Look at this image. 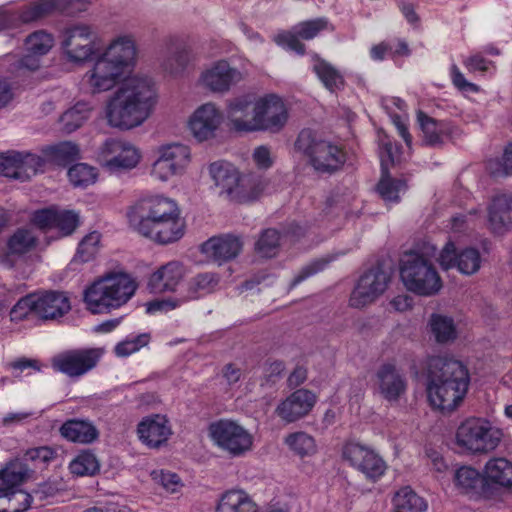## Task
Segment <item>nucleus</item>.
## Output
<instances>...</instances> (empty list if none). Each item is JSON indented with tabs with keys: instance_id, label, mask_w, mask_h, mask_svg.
Masks as SVG:
<instances>
[{
	"instance_id": "dca6fc26",
	"label": "nucleus",
	"mask_w": 512,
	"mask_h": 512,
	"mask_svg": "<svg viewBox=\"0 0 512 512\" xmlns=\"http://www.w3.org/2000/svg\"><path fill=\"white\" fill-rule=\"evenodd\" d=\"M390 279V275L379 267L368 270L358 280L350 297V305L360 308L372 303L386 291Z\"/></svg>"
},
{
	"instance_id": "8fccbe9b",
	"label": "nucleus",
	"mask_w": 512,
	"mask_h": 512,
	"mask_svg": "<svg viewBox=\"0 0 512 512\" xmlns=\"http://www.w3.org/2000/svg\"><path fill=\"white\" fill-rule=\"evenodd\" d=\"M36 245V237L29 229H18L8 240L10 254L21 255L30 251Z\"/></svg>"
},
{
	"instance_id": "f3484780",
	"label": "nucleus",
	"mask_w": 512,
	"mask_h": 512,
	"mask_svg": "<svg viewBox=\"0 0 512 512\" xmlns=\"http://www.w3.org/2000/svg\"><path fill=\"white\" fill-rule=\"evenodd\" d=\"M258 131L279 132L288 120L287 107L279 96L268 94L256 99Z\"/></svg>"
},
{
	"instance_id": "c85d7f7f",
	"label": "nucleus",
	"mask_w": 512,
	"mask_h": 512,
	"mask_svg": "<svg viewBox=\"0 0 512 512\" xmlns=\"http://www.w3.org/2000/svg\"><path fill=\"white\" fill-rule=\"evenodd\" d=\"M512 197L500 193L492 197L488 206V224L492 232L502 234L512 226Z\"/></svg>"
},
{
	"instance_id": "5701e85b",
	"label": "nucleus",
	"mask_w": 512,
	"mask_h": 512,
	"mask_svg": "<svg viewBox=\"0 0 512 512\" xmlns=\"http://www.w3.org/2000/svg\"><path fill=\"white\" fill-rule=\"evenodd\" d=\"M227 118L231 127L238 132L258 131L256 99L251 96H242L230 101L227 108Z\"/></svg>"
},
{
	"instance_id": "9d476101",
	"label": "nucleus",
	"mask_w": 512,
	"mask_h": 512,
	"mask_svg": "<svg viewBox=\"0 0 512 512\" xmlns=\"http://www.w3.org/2000/svg\"><path fill=\"white\" fill-rule=\"evenodd\" d=\"M155 154L151 176L161 182L181 175L190 162V149L181 143L162 144L156 148Z\"/></svg>"
},
{
	"instance_id": "39448f33",
	"label": "nucleus",
	"mask_w": 512,
	"mask_h": 512,
	"mask_svg": "<svg viewBox=\"0 0 512 512\" xmlns=\"http://www.w3.org/2000/svg\"><path fill=\"white\" fill-rule=\"evenodd\" d=\"M209 174L219 196L230 201H253L260 197L267 187L265 178L243 174L228 161L219 160L211 163Z\"/></svg>"
},
{
	"instance_id": "6ab92c4d",
	"label": "nucleus",
	"mask_w": 512,
	"mask_h": 512,
	"mask_svg": "<svg viewBox=\"0 0 512 512\" xmlns=\"http://www.w3.org/2000/svg\"><path fill=\"white\" fill-rule=\"evenodd\" d=\"M243 78V73L228 61L218 60L201 73L200 82L212 92L225 93Z\"/></svg>"
},
{
	"instance_id": "5fc2aeb1",
	"label": "nucleus",
	"mask_w": 512,
	"mask_h": 512,
	"mask_svg": "<svg viewBox=\"0 0 512 512\" xmlns=\"http://www.w3.org/2000/svg\"><path fill=\"white\" fill-rule=\"evenodd\" d=\"M149 335L148 334H140L135 337L127 338L124 341L118 343L114 351L119 357H127L137 351H139L142 347L146 346L149 343Z\"/></svg>"
},
{
	"instance_id": "6e6d98bb",
	"label": "nucleus",
	"mask_w": 512,
	"mask_h": 512,
	"mask_svg": "<svg viewBox=\"0 0 512 512\" xmlns=\"http://www.w3.org/2000/svg\"><path fill=\"white\" fill-rule=\"evenodd\" d=\"M78 224L79 215L75 211L57 208L55 228H57L62 235H70L73 233Z\"/></svg>"
},
{
	"instance_id": "aec40b11",
	"label": "nucleus",
	"mask_w": 512,
	"mask_h": 512,
	"mask_svg": "<svg viewBox=\"0 0 512 512\" xmlns=\"http://www.w3.org/2000/svg\"><path fill=\"white\" fill-rule=\"evenodd\" d=\"M375 385L379 394L388 402H397L405 394L407 382L394 363H383L375 372Z\"/></svg>"
},
{
	"instance_id": "4be33fe9",
	"label": "nucleus",
	"mask_w": 512,
	"mask_h": 512,
	"mask_svg": "<svg viewBox=\"0 0 512 512\" xmlns=\"http://www.w3.org/2000/svg\"><path fill=\"white\" fill-rule=\"evenodd\" d=\"M316 403V395L307 389H298L281 401L275 409L276 415L287 424L308 415Z\"/></svg>"
},
{
	"instance_id": "72a5a7b5",
	"label": "nucleus",
	"mask_w": 512,
	"mask_h": 512,
	"mask_svg": "<svg viewBox=\"0 0 512 512\" xmlns=\"http://www.w3.org/2000/svg\"><path fill=\"white\" fill-rule=\"evenodd\" d=\"M219 283L216 274L205 272L192 277L186 284L185 293L181 296L184 303L196 300L212 293Z\"/></svg>"
},
{
	"instance_id": "e2e57ef3",
	"label": "nucleus",
	"mask_w": 512,
	"mask_h": 512,
	"mask_svg": "<svg viewBox=\"0 0 512 512\" xmlns=\"http://www.w3.org/2000/svg\"><path fill=\"white\" fill-rule=\"evenodd\" d=\"M56 217L57 208L50 207L36 211L33 214L32 221L41 229L55 228Z\"/></svg>"
},
{
	"instance_id": "a878e982",
	"label": "nucleus",
	"mask_w": 512,
	"mask_h": 512,
	"mask_svg": "<svg viewBox=\"0 0 512 512\" xmlns=\"http://www.w3.org/2000/svg\"><path fill=\"white\" fill-rule=\"evenodd\" d=\"M243 247L242 240L230 234L211 237L201 245V252L219 264L236 258Z\"/></svg>"
},
{
	"instance_id": "a19ab883",
	"label": "nucleus",
	"mask_w": 512,
	"mask_h": 512,
	"mask_svg": "<svg viewBox=\"0 0 512 512\" xmlns=\"http://www.w3.org/2000/svg\"><path fill=\"white\" fill-rule=\"evenodd\" d=\"M313 71L323 85L331 92L339 90L344 86L342 74L332 64L323 59H315Z\"/></svg>"
},
{
	"instance_id": "423d86ee",
	"label": "nucleus",
	"mask_w": 512,
	"mask_h": 512,
	"mask_svg": "<svg viewBox=\"0 0 512 512\" xmlns=\"http://www.w3.org/2000/svg\"><path fill=\"white\" fill-rule=\"evenodd\" d=\"M429 256L430 253L427 256L409 253L401 261L400 277L404 286L419 296L436 295L442 288L441 277Z\"/></svg>"
},
{
	"instance_id": "4468645a",
	"label": "nucleus",
	"mask_w": 512,
	"mask_h": 512,
	"mask_svg": "<svg viewBox=\"0 0 512 512\" xmlns=\"http://www.w3.org/2000/svg\"><path fill=\"white\" fill-rule=\"evenodd\" d=\"M103 353L101 348L67 350L56 355L52 365L69 377H80L96 367Z\"/></svg>"
},
{
	"instance_id": "f8f14e48",
	"label": "nucleus",
	"mask_w": 512,
	"mask_h": 512,
	"mask_svg": "<svg viewBox=\"0 0 512 512\" xmlns=\"http://www.w3.org/2000/svg\"><path fill=\"white\" fill-rule=\"evenodd\" d=\"M62 48L71 62H85L95 54L97 33L87 24L71 25L63 31Z\"/></svg>"
},
{
	"instance_id": "20e7f679",
	"label": "nucleus",
	"mask_w": 512,
	"mask_h": 512,
	"mask_svg": "<svg viewBox=\"0 0 512 512\" xmlns=\"http://www.w3.org/2000/svg\"><path fill=\"white\" fill-rule=\"evenodd\" d=\"M137 283L128 274L109 273L84 290L83 301L92 314H105L125 305L135 294Z\"/></svg>"
},
{
	"instance_id": "338daca9",
	"label": "nucleus",
	"mask_w": 512,
	"mask_h": 512,
	"mask_svg": "<svg viewBox=\"0 0 512 512\" xmlns=\"http://www.w3.org/2000/svg\"><path fill=\"white\" fill-rule=\"evenodd\" d=\"M7 368L14 371L15 377H20L21 373L27 369H32L34 371H40L41 366L38 360L29 359V358H19L7 364Z\"/></svg>"
},
{
	"instance_id": "cd10ccee",
	"label": "nucleus",
	"mask_w": 512,
	"mask_h": 512,
	"mask_svg": "<svg viewBox=\"0 0 512 512\" xmlns=\"http://www.w3.org/2000/svg\"><path fill=\"white\" fill-rule=\"evenodd\" d=\"M53 37L45 31H36L25 40L26 54L19 61V68L35 71L40 66V57L53 47Z\"/></svg>"
},
{
	"instance_id": "680f3d73",
	"label": "nucleus",
	"mask_w": 512,
	"mask_h": 512,
	"mask_svg": "<svg viewBox=\"0 0 512 512\" xmlns=\"http://www.w3.org/2000/svg\"><path fill=\"white\" fill-rule=\"evenodd\" d=\"M328 264V261L324 258L317 259L309 264L305 265L299 273L294 277V279L291 282V287H295L302 281L306 280L307 278L317 274L318 272L322 271Z\"/></svg>"
},
{
	"instance_id": "603ef678",
	"label": "nucleus",
	"mask_w": 512,
	"mask_h": 512,
	"mask_svg": "<svg viewBox=\"0 0 512 512\" xmlns=\"http://www.w3.org/2000/svg\"><path fill=\"white\" fill-rule=\"evenodd\" d=\"M20 160L19 162V174L18 180L26 181L29 180L32 176L36 175L43 167L44 160L32 153H23L20 152Z\"/></svg>"
},
{
	"instance_id": "7ed1b4c3",
	"label": "nucleus",
	"mask_w": 512,
	"mask_h": 512,
	"mask_svg": "<svg viewBox=\"0 0 512 512\" xmlns=\"http://www.w3.org/2000/svg\"><path fill=\"white\" fill-rule=\"evenodd\" d=\"M427 367L430 404L442 411H453L468 391V370L460 361L444 356L430 357Z\"/></svg>"
},
{
	"instance_id": "58836bf2",
	"label": "nucleus",
	"mask_w": 512,
	"mask_h": 512,
	"mask_svg": "<svg viewBox=\"0 0 512 512\" xmlns=\"http://www.w3.org/2000/svg\"><path fill=\"white\" fill-rule=\"evenodd\" d=\"M394 511L424 512L428 505L424 498L417 495L410 487L399 489L393 498Z\"/></svg>"
},
{
	"instance_id": "7c9ffc66",
	"label": "nucleus",
	"mask_w": 512,
	"mask_h": 512,
	"mask_svg": "<svg viewBox=\"0 0 512 512\" xmlns=\"http://www.w3.org/2000/svg\"><path fill=\"white\" fill-rule=\"evenodd\" d=\"M483 477L488 483L512 490V462L503 457L488 460Z\"/></svg>"
},
{
	"instance_id": "e433bc0d",
	"label": "nucleus",
	"mask_w": 512,
	"mask_h": 512,
	"mask_svg": "<svg viewBox=\"0 0 512 512\" xmlns=\"http://www.w3.org/2000/svg\"><path fill=\"white\" fill-rule=\"evenodd\" d=\"M284 444L300 458L310 457L317 452L315 438L304 431H297L285 436Z\"/></svg>"
},
{
	"instance_id": "1a4fd4ad",
	"label": "nucleus",
	"mask_w": 512,
	"mask_h": 512,
	"mask_svg": "<svg viewBox=\"0 0 512 512\" xmlns=\"http://www.w3.org/2000/svg\"><path fill=\"white\" fill-rule=\"evenodd\" d=\"M501 440V432L482 418H469L458 427L456 442L471 453L494 450Z\"/></svg>"
},
{
	"instance_id": "09e8293b",
	"label": "nucleus",
	"mask_w": 512,
	"mask_h": 512,
	"mask_svg": "<svg viewBox=\"0 0 512 512\" xmlns=\"http://www.w3.org/2000/svg\"><path fill=\"white\" fill-rule=\"evenodd\" d=\"M55 456V450L48 446H41L28 449L19 462L26 463L33 473L35 469L43 468L47 465Z\"/></svg>"
},
{
	"instance_id": "393cba45",
	"label": "nucleus",
	"mask_w": 512,
	"mask_h": 512,
	"mask_svg": "<svg viewBox=\"0 0 512 512\" xmlns=\"http://www.w3.org/2000/svg\"><path fill=\"white\" fill-rule=\"evenodd\" d=\"M382 148L380 156L382 176L377 185V191L385 202L397 203L400 199L399 194L406 190V184L403 180L393 179L388 174V162L395 161L394 146L391 142H386Z\"/></svg>"
},
{
	"instance_id": "f704fd0d",
	"label": "nucleus",
	"mask_w": 512,
	"mask_h": 512,
	"mask_svg": "<svg viewBox=\"0 0 512 512\" xmlns=\"http://www.w3.org/2000/svg\"><path fill=\"white\" fill-rule=\"evenodd\" d=\"M417 120L423 132V140L426 145L438 146L448 137L450 128L447 122L437 121L422 111L417 113Z\"/></svg>"
},
{
	"instance_id": "37998d69",
	"label": "nucleus",
	"mask_w": 512,
	"mask_h": 512,
	"mask_svg": "<svg viewBox=\"0 0 512 512\" xmlns=\"http://www.w3.org/2000/svg\"><path fill=\"white\" fill-rule=\"evenodd\" d=\"M92 111L89 103L78 102L73 107L68 109L61 116L62 129L66 133H72L81 127L85 121L88 120Z\"/></svg>"
},
{
	"instance_id": "412c9836",
	"label": "nucleus",
	"mask_w": 512,
	"mask_h": 512,
	"mask_svg": "<svg viewBox=\"0 0 512 512\" xmlns=\"http://www.w3.org/2000/svg\"><path fill=\"white\" fill-rule=\"evenodd\" d=\"M440 266L448 270L457 267L465 275H473L481 267V255L477 249L466 248L457 252L453 242H448L439 255Z\"/></svg>"
},
{
	"instance_id": "6e6552de",
	"label": "nucleus",
	"mask_w": 512,
	"mask_h": 512,
	"mask_svg": "<svg viewBox=\"0 0 512 512\" xmlns=\"http://www.w3.org/2000/svg\"><path fill=\"white\" fill-rule=\"evenodd\" d=\"M208 431L213 444L232 458L243 457L253 448V435L237 421L220 419Z\"/></svg>"
},
{
	"instance_id": "a211bd4d",
	"label": "nucleus",
	"mask_w": 512,
	"mask_h": 512,
	"mask_svg": "<svg viewBox=\"0 0 512 512\" xmlns=\"http://www.w3.org/2000/svg\"><path fill=\"white\" fill-rule=\"evenodd\" d=\"M223 121V115L215 104L208 102L199 106L189 117L188 128L198 141L215 137Z\"/></svg>"
},
{
	"instance_id": "473e14b6",
	"label": "nucleus",
	"mask_w": 512,
	"mask_h": 512,
	"mask_svg": "<svg viewBox=\"0 0 512 512\" xmlns=\"http://www.w3.org/2000/svg\"><path fill=\"white\" fill-rule=\"evenodd\" d=\"M217 512H259L258 505L244 490L232 489L222 494Z\"/></svg>"
},
{
	"instance_id": "ddd939ff",
	"label": "nucleus",
	"mask_w": 512,
	"mask_h": 512,
	"mask_svg": "<svg viewBox=\"0 0 512 512\" xmlns=\"http://www.w3.org/2000/svg\"><path fill=\"white\" fill-rule=\"evenodd\" d=\"M342 457L370 481L380 479L387 469L385 461L377 452L358 442H347L342 448Z\"/></svg>"
},
{
	"instance_id": "9b49d317",
	"label": "nucleus",
	"mask_w": 512,
	"mask_h": 512,
	"mask_svg": "<svg viewBox=\"0 0 512 512\" xmlns=\"http://www.w3.org/2000/svg\"><path fill=\"white\" fill-rule=\"evenodd\" d=\"M32 474L26 463L11 462L0 471V497L9 495L7 512H23L32 502V497L21 490H14Z\"/></svg>"
},
{
	"instance_id": "2eb2a0df",
	"label": "nucleus",
	"mask_w": 512,
	"mask_h": 512,
	"mask_svg": "<svg viewBox=\"0 0 512 512\" xmlns=\"http://www.w3.org/2000/svg\"><path fill=\"white\" fill-rule=\"evenodd\" d=\"M140 157L132 144L119 139L106 140L98 154L99 162L110 172L130 170L137 166Z\"/></svg>"
},
{
	"instance_id": "c03bdc74",
	"label": "nucleus",
	"mask_w": 512,
	"mask_h": 512,
	"mask_svg": "<svg viewBox=\"0 0 512 512\" xmlns=\"http://www.w3.org/2000/svg\"><path fill=\"white\" fill-rule=\"evenodd\" d=\"M44 153L52 162L66 165L79 158V147L75 143L65 141L47 147Z\"/></svg>"
},
{
	"instance_id": "0e129e2a",
	"label": "nucleus",
	"mask_w": 512,
	"mask_h": 512,
	"mask_svg": "<svg viewBox=\"0 0 512 512\" xmlns=\"http://www.w3.org/2000/svg\"><path fill=\"white\" fill-rule=\"evenodd\" d=\"M252 159L259 169H269L274 163L270 147L261 145L254 149Z\"/></svg>"
},
{
	"instance_id": "79ce46f5",
	"label": "nucleus",
	"mask_w": 512,
	"mask_h": 512,
	"mask_svg": "<svg viewBox=\"0 0 512 512\" xmlns=\"http://www.w3.org/2000/svg\"><path fill=\"white\" fill-rule=\"evenodd\" d=\"M455 488L462 494L476 492L482 484V476L478 470L471 466L458 468L453 476Z\"/></svg>"
},
{
	"instance_id": "13d9d810",
	"label": "nucleus",
	"mask_w": 512,
	"mask_h": 512,
	"mask_svg": "<svg viewBox=\"0 0 512 512\" xmlns=\"http://www.w3.org/2000/svg\"><path fill=\"white\" fill-rule=\"evenodd\" d=\"M20 152H9L0 156V174L18 180Z\"/></svg>"
},
{
	"instance_id": "052dcab7",
	"label": "nucleus",
	"mask_w": 512,
	"mask_h": 512,
	"mask_svg": "<svg viewBox=\"0 0 512 512\" xmlns=\"http://www.w3.org/2000/svg\"><path fill=\"white\" fill-rule=\"evenodd\" d=\"M183 304L184 302L181 296L177 298L156 299L146 304V311L149 314H154L157 312L167 313L171 310L180 307Z\"/></svg>"
},
{
	"instance_id": "a18cd8bd",
	"label": "nucleus",
	"mask_w": 512,
	"mask_h": 512,
	"mask_svg": "<svg viewBox=\"0 0 512 512\" xmlns=\"http://www.w3.org/2000/svg\"><path fill=\"white\" fill-rule=\"evenodd\" d=\"M101 235L97 231L87 234L79 243L73 262L86 263L94 259L99 251Z\"/></svg>"
},
{
	"instance_id": "0eeeda50",
	"label": "nucleus",
	"mask_w": 512,
	"mask_h": 512,
	"mask_svg": "<svg viewBox=\"0 0 512 512\" xmlns=\"http://www.w3.org/2000/svg\"><path fill=\"white\" fill-rule=\"evenodd\" d=\"M295 149L304 154L319 173L332 174L346 162V153L340 146L320 138L310 129L299 133Z\"/></svg>"
},
{
	"instance_id": "69168bd1",
	"label": "nucleus",
	"mask_w": 512,
	"mask_h": 512,
	"mask_svg": "<svg viewBox=\"0 0 512 512\" xmlns=\"http://www.w3.org/2000/svg\"><path fill=\"white\" fill-rule=\"evenodd\" d=\"M450 74L453 85L459 90L475 93L479 91V87L476 84L471 83L465 79L464 75L461 73L456 64L451 65Z\"/></svg>"
},
{
	"instance_id": "4d7b16f0",
	"label": "nucleus",
	"mask_w": 512,
	"mask_h": 512,
	"mask_svg": "<svg viewBox=\"0 0 512 512\" xmlns=\"http://www.w3.org/2000/svg\"><path fill=\"white\" fill-rule=\"evenodd\" d=\"M30 313L36 315V294L22 297L11 309L10 317L13 321H20Z\"/></svg>"
},
{
	"instance_id": "bf43d9fd",
	"label": "nucleus",
	"mask_w": 512,
	"mask_h": 512,
	"mask_svg": "<svg viewBox=\"0 0 512 512\" xmlns=\"http://www.w3.org/2000/svg\"><path fill=\"white\" fill-rule=\"evenodd\" d=\"M152 479L160 484L166 491L174 493L180 486V478L177 474L165 472L163 470H154L151 472Z\"/></svg>"
},
{
	"instance_id": "ea45409f",
	"label": "nucleus",
	"mask_w": 512,
	"mask_h": 512,
	"mask_svg": "<svg viewBox=\"0 0 512 512\" xmlns=\"http://www.w3.org/2000/svg\"><path fill=\"white\" fill-rule=\"evenodd\" d=\"M192 49L187 45H179L162 62L163 69L171 75L182 73L194 60Z\"/></svg>"
},
{
	"instance_id": "b1692460",
	"label": "nucleus",
	"mask_w": 512,
	"mask_h": 512,
	"mask_svg": "<svg viewBox=\"0 0 512 512\" xmlns=\"http://www.w3.org/2000/svg\"><path fill=\"white\" fill-rule=\"evenodd\" d=\"M140 441L149 448H159L172 435V427L165 415L154 414L144 417L137 426Z\"/></svg>"
},
{
	"instance_id": "f03ea898",
	"label": "nucleus",
	"mask_w": 512,
	"mask_h": 512,
	"mask_svg": "<svg viewBox=\"0 0 512 512\" xmlns=\"http://www.w3.org/2000/svg\"><path fill=\"white\" fill-rule=\"evenodd\" d=\"M130 227L140 235L159 244L178 241L185 224L177 202L164 194L140 197L127 211Z\"/></svg>"
},
{
	"instance_id": "49530a36",
	"label": "nucleus",
	"mask_w": 512,
	"mask_h": 512,
	"mask_svg": "<svg viewBox=\"0 0 512 512\" xmlns=\"http://www.w3.org/2000/svg\"><path fill=\"white\" fill-rule=\"evenodd\" d=\"M72 474L77 476H92L99 469L100 464L96 456L91 452H82L74 458L69 465Z\"/></svg>"
},
{
	"instance_id": "2f4dec72",
	"label": "nucleus",
	"mask_w": 512,
	"mask_h": 512,
	"mask_svg": "<svg viewBox=\"0 0 512 512\" xmlns=\"http://www.w3.org/2000/svg\"><path fill=\"white\" fill-rule=\"evenodd\" d=\"M61 435L68 441L82 444H89L95 441L99 432L88 420L71 419L67 420L60 427Z\"/></svg>"
},
{
	"instance_id": "c756f323",
	"label": "nucleus",
	"mask_w": 512,
	"mask_h": 512,
	"mask_svg": "<svg viewBox=\"0 0 512 512\" xmlns=\"http://www.w3.org/2000/svg\"><path fill=\"white\" fill-rule=\"evenodd\" d=\"M184 276L181 263L171 261L158 268L149 278L148 287L154 293L174 291Z\"/></svg>"
},
{
	"instance_id": "774afa93",
	"label": "nucleus",
	"mask_w": 512,
	"mask_h": 512,
	"mask_svg": "<svg viewBox=\"0 0 512 512\" xmlns=\"http://www.w3.org/2000/svg\"><path fill=\"white\" fill-rule=\"evenodd\" d=\"M492 162L490 163L491 173L495 176H507L512 175V143H510L503 154L502 162L499 164V168H493Z\"/></svg>"
},
{
	"instance_id": "f257e3e1",
	"label": "nucleus",
	"mask_w": 512,
	"mask_h": 512,
	"mask_svg": "<svg viewBox=\"0 0 512 512\" xmlns=\"http://www.w3.org/2000/svg\"><path fill=\"white\" fill-rule=\"evenodd\" d=\"M135 60V41L130 36H119L94 58L84 75L91 94L110 91L120 83L106 100L105 117L111 127L121 130L141 126L158 103V92L150 77L132 75L122 81Z\"/></svg>"
},
{
	"instance_id": "c9c22d12",
	"label": "nucleus",
	"mask_w": 512,
	"mask_h": 512,
	"mask_svg": "<svg viewBox=\"0 0 512 512\" xmlns=\"http://www.w3.org/2000/svg\"><path fill=\"white\" fill-rule=\"evenodd\" d=\"M57 9L56 0H34L29 5L23 7L19 12H13L16 15L17 26L20 23L26 24L37 21Z\"/></svg>"
},
{
	"instance_id": "864d4df0",
	"label": "nucleus",
	"mask_w": 512,
	"mask_h": 512,
	"mask_svg": "<svg viewBox=\"0 0 512 512\" xmlns=\"http://www.w3.org/2000/svg\"><path fill=\"white\" fill-rule=\"evenodd\" d=\"M333 30L334 28L326 18H316L299 23L294 27L296 34L305 40L313 39L323 30Z\"/></svg>"
},
{
	"instance_id": "4c0bfd02",
	"label": "nucleus",
	"mask_w": 512,
	"mask_h": 512,
	"mask_svg": "<svg viewBox=\"0 0 512 512\" xmlns=\"http://www.w3.org/2000/svg\"><path fill=\"white\" fill-rule=\"evenodd\" d=\"M428 325L438 343L452 342L457 338L456 325L451 317L434 313L430 316Z\"/></svg>"
},
{
	"instance_id": "bb28decb",
	"label": "nucleus",
	"mask_w": 512,
	"mask_h": 512,
	"mask_svg": "<svg viewBox=\"0 0 512 512\" xmlns=\"http://www.w3.org/2000/svg\"><path fill=\"white\" fill-rule=\"evenodd\" d=\"M70 309L69 297L64 292L47 291L36 294V316L42 320H57Z\"/></svg>"
},
{
	"instance_id": "de8ad7c7",
	"label": "nucleus",
	"mask_w": 512,
	"mask_h": 512,
	"mask_svg": "<svg viewBox=\"0 0 512 512\" xmlns=\"http://www.w3.org/2000/svg\"><path fill=\"white\" fill-rule=\"evenodd\" d=\"M279 245V232L275 229H266L257 240L255 251L260 257L272 258L278 253Z\"/></svg>"
},
{
	"instance_id": "3c124183",
	"label": "nucleus",
	"mask_w": 512,
	"mask_h": 512,
	"mask_svg": "<svg viewBox=\"0 0 512 512\" xmlns=\"http://www.w3.org/2000/svg\"><path fill=\"white\" fill-rule=\"evenodd\" d=\"M68 177L74 187L85 188L96 182L97 172L92 166L78 163L68 170Z\"/></svg>"
}]
</instances>
